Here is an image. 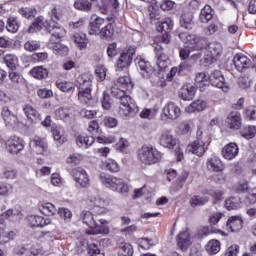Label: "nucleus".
<instances>
[{"label": "nucleus", "mask_w": 256, "mask_h": 256, "mask_svg": "<svg viewBox=\"0 0 256 256\" xmlns=\"http://www.w3.org/2000/svg\"><path fill=\"white\" fill-rule=\"evenodd\" d=\"M177 245L181 251H187L189 245H191V237L189 236V231H183L178 234Z\"/></svg>", "instance_id": "obj_22"}, {"label": "nucleus", "mask_w": 256, "mask_h": 256, "mask_svg": "<svg viewBox=\"0 0 256 256\" xmlns=\"http://www.w3.org/2000/svg\"><path fill=\"white\" fill-rule=\"evenodd\" d=\"M206 169L210 173H223L225 171V164L218 157H211L207 159Z\"/></svg>", "instance_id": "obj_12"}, {"label": "nucleus", "mask_w": 256, "mask_h": 256, "mask_svg": "<svg viewBox=\"0 0 256 256\" xmlns=\"http://www.w3.org/2000/svg\"><path fill=\"white\" fill-rule=\"evenodd\" d=\"M74 7L75 9H78V11H85L86 13H89L93 8V4L88 0H78L74 3Z\"/></svg>", "instance_id": "obj_42"}, {"label": "nucleus", "mask_w": 256, "mask_h": 256, "mask_svg": "<svg viewBox=\"0 0 256 256\" xmlns=\"http://www.w3.org/2000/svg\"><path fill=\"white\" fill-rule=\"evenodd\" d=\"M93 143H95V138L93 136H78L76 138V145H78V147L89 149Z\"/></svg>", "instance_id": "obj_32"}, {"label": "nucleus", "mask_w": 256, "mask_h": 256, "mask_svg": "<svg viewBox=\"0 0 256 256\" xmlns=\"http://www.w3.org/2000/svg\"><path fill=\"white\" fill-rule=\"evenodd\" d=\"M172 30L173 21L169 18L157 26V31H159L160 33H171Z\"/></svg>", "instance_id": "obj_47"}, {"label": "nucleus", "mask_w": 256, "mask_h": 256, "mask_svg": "<svg viewBox=\"0 0 256 256\" xmlns=\"http://www.w3.org/2000/svg\"><path fill=\"white\" fill-rule=\"evenodd\" d=\"M161 157V152L147 146H143L138 152V158L145 165H155L161 161Z\"/></svg>", "instance_id": "obj_5"}, {"label": "nucleus", "mask_w": 256, "mask_h": 256, "mask_svg": "<svg viewBox=\"0 0 256 256\" xmlns=\"http://www.w3.org/2000/svg\"><path fill=\"white\" fill-rule=\"evenodd\" d=\"M197 88L193 85H186L178 92V97L183 99V101H191L195 97Z\"/></svg>", "instance_id": "obj_23"}, {"label": "nucleus", "mask_w": 256, "mask_h": 256, "mask_svg": "<svg viewBox=\"0 0 256 256\" xmlns=\"http://www.w3.org/2000/svg\"><path fill=\"white\" fill-rule=\"evenodd\" d=\"M87 251L88 255L91 256H105V253H103V251H101V249H99V246H97V244L95 243L88 244Z\"/></svg>", "instance_id": "obj_53"}, {"label": "nucleus", "mask_w": 256, "mask_h": 256, "mask_svg": "<svg viewBox=\"0 0 256 256\" xmlns=\"http://www.w3.org/2000/svg\"><path fill=\"white\" fill-rule=\"evenodd\" d=\"M226 123L230 129H241V113L231 112L226 119Z\"/></svg>", "instance_id": "obj_24"}, {"label": "nucleus", "mask_w": 256, "mask_h": 256, "mask_svg": "<svg viewBox=\"0 0 256 256\" xmlns=\"http://www.w3.org/2000/svg\"><path fill=\"white\" fill-rule=\"evenodd\" d=\"M180 26L188 30L193 29L195 26V22L193 21V13L184 12L180 17Z\"/></svg>", "instance_id": "obj_26"}, {"label": "nucleus", "mask_w": 256, "mask_h": 256, "mask_svg": "<svg viewBox=\"0 0 256 256\" xmlns=\"http://www.w3.org/2000/svg\"><path fill=\"white\" fill-rule=\"evenodd\" d=\"M72 175L80 187H89V177H87V172L83 168L72 170Z\"/></svg>", "instance_id": "obj_16"}, {"label": "nucleus", "mask_w": 256, "mask_h": 256, "mask_svg": "<svg viewBox=\"0 0 256 256\" xmlns=\"http://www.w3.org/2000/svg\"><path fill=\"white\" fill-rule=\"evenodd\" d=\"M19 13L21 16H23L25 19H34L35 18V13L37 11L33 8H20Z\"/></svg>", "instance_id": "obj_59"}, {"label": "nucleus", "mask_w": 256, "mask_h": 256, "mask_svg": "<svg viewBox=\"0 0 256 256\" xmlns=\"http://www.w3.org/2000/svg\"><path fill=\"white\" fill-rule=\"evenodd\" d=\"M57 214L59 215L60 219L64 220V223H71L73 212H71L69 208L61 207L57 210Z\"/></svg>", "instance_id": "obj_41"}, {"label": "nucleus", "mask_w": 256, "mask_h": 256, "mask_svg": "<svg viewBox=\"0 0 256 256\" xmlns=\"http://www.w3.org/2000/svg\"><path fill=\"white\" fill-rule=\"evenodd\" d=\"M206 251L209 255H217L221 251V242L219 240H210L206 245Z\"/></svg>", "instance_id": "obj_38"}, {"label": "nucleus", "mask_w": 256, "mask_h": 256, "mask_svg": "<svg viewBox=\"0 0 256 256\" xmlns=\"http://www.w3.org/2000/svg\"><path fill=\"white\" fill-rule=\"evenodd\" d=\"M209 82L213 87H217L218 89H222L224 93H227L229 91V87L227 86V83H225V77L223 74H221V71L215 70L210 74Z\"/></svg>", "instance_id": "obj_10"}, {"label": "nucleus", "mask_w": 256, "mask_h": 256, "mask_svg": "<svg viewBox=\"0 0 256 256\" xmlns=\"http://www.w3.org/2000/svg\"><path fill=\"white\" fill-rule=\"evenodd\" d=\"M105 167L111 173H119V170H120V167H119V164L117 163V161L112 160V159L106 161Z\"/></svg>", "instance_id": "obj_62"}, {"label": "nucleus", "mask_w": 256, "mask_h": 256, "mask_svg": "<svg viewBox=\"0 0 256 256\" xmlns=\"http://www.w3.org/2000/svg\"><path fill=\"white\" fill-rule=\"evenodd\" d=\"M111 191H116V193H127L129 191V186L121 178H114L112 185L110 186Z\"/></svg>", "instance_id": "obj_27"}, {"label": "nucleus", "mask_w": 256, "mask_h": 256, "mask_svg": "<svg viewBox=\"0 0 256 256\" xmlns=\"http://www.w3.org/2000/svg\"><path fill=\"white\" fill-rule=\"evenodd\" d=\"M127 90H124L123 88H120V86H116L115 84L111 87V95L115 99H119L120 97H123Z\"/></svg>", "instance_id": "obj_63"}, {"label": "nucleus", "mask_w": 256, "mask_h": 256, "mask_svg": "<svg viewBox=\"0 0 256 256\" xmlns=\"http://www.w3.org/2000/svg\"><path fill=\"white\" fill-rule=\"evenodd\" d=\"M216 59H219L221 57V53H223V47L220 43H210L207 47V52Z\"/></svg>", "instance_id": "obj_35"}, {"label": "nucleus", "mask_w": 256, "mask_h": 256, "mask_svg": "<svg viewBox=\"0 0 256 256\" xmlns=\"http://www.w3.org/2000/svg\"><path fill=\"white\" fill-rule=\"evenodd\" d=\"M209 78H210V75L209 73L207 72H199L196 74V78H195V81H196V87H205L207 85H209Z\"/></svg>", "instance_id": "obj_36"}, {"label": "nucleus", "mask_w": 256, "mask_h": 256, "mask_svg": "<svg viewBox=\"0 0 256 256\" xmlns=\"http://www.w3.org/2000/svg\"><path fill=\"white\" fill-rule=\"evenodd\" d=\"M90 201L94 205V213H96L97 215H105V213H107V206L109 205V202H107V200L101 198L100 196H96Z\"/></svg>", "instance_id": "obj_14"}, {"label": "nucleus", "mask_w": 256, "mask_h": 256, "mask_svg": "<svg viewBox=\"0 0 256 256\" xmlns=\"http://www.w3.org/2000/svg\"><path fill=\"white\" fill-rule=\"evenodd\" d=\"M137 243L141 249L145 250H149L150 247H155V240H153V238H138Z\"/></svg>", "instance_id": "obj_50"}, {"label": "nucleus", "mask_w": 256, "mask_h": 256, "mask_svg": "<svg viewBox=\"0 0 256 256\" xmlns=\"http://www.w3.org/2000/svg\"><path fill=\"white\" fill-rule=\"evenodd\" d=\"M91 229L90 235H109V226H103L96 222L95 227Z\"/></svg>", "instance_id": "obj_49"}, {"label": "nucleus", "mask_w": 256, "mask_h": 256, "mask_svg": "<svg viewBox=\"0 0 256 256\" xmlns=\"http://www.w3.org/2000/svg\"><path fill=\"white\" fill-rule=\"evenodd\" d=\"M9 78L12 83V85H9V89H17V87H19V79H21L19 74L11 70L9 72Z\"/></svg>", "instance_id": "obj_58"}, {"label": "nucleus", "mask_w": 256, "mask_h": 256, "mask_svg": "<svg viewBox=\"0 0 256 256\" xmlns=\"http://www.w3.org/2000/svg\"><path fill=\"white\" fill-rule=\"evenodd\" d=\"M6 29L10 33H17V31H19V24L17 23V19L16 18H8Z\"/></svg>", "instance_id": "obj_57"}, {"label": "nucleus", "mask_w": 256, "mask_h": 256, "mask_svg": "<svg viewBox=\"0 0 256 256\" xmlns=\"http://www.w3.org/2000/svg\"><path fill=\"white\" fill-rule=\"evenodd\" d=\"M72 40L76 43L78 49L80 50L87 49V43H89V41L87 40V34L85 33L74 34L72 37Z\"/></svg>", "instance_id": "obj_31"}, {"label": "nucleus", "mask_w": 256, "mask_h": 256, "mask_svg": "<svg viewBox=\"0 0 256 256\" xmlns=\"http://www.w3.org/2000/svg\"><path fill=\"white\" fill-rule=\"evenodd\" d=\"M91 91H93V81H91V78L87 76L78 78V99L84 105H89V101L93 99Z\"/></svg>", "instance_id": "obj_2"}, {"label": "nucleus", "mask_w": 256, "mask_h": 256, "mask_svg": "<svg viewBox=\"0 0 256 256\" xmlns=\"http://www.w3.org/2000/svg\"><path fill=\"white\" fill-rule=\"evenodd\" d=\"M30 74L32 77H35V79H47L49 71H47L43 66H37L30 71Z\"/></svg>", "instance_id": "obj_37"}, {"label": "nucleus", "mask_w": 256, "mask_h": 256, "mask_svg": "<svg viewBox=\"0 0 256 256\" xmlns=\"http://www.w3.org/2000/svg\"><path fill=\"white\" fill-rule=\"evenodd\" d=\"M225 207L228 211L239 209L241 207V198L230 197L225 202Z\"/></svg>", "instance_id": "obj_44"}, {"label": "nucleus", "mask_w": 256, "mask_h": 256, "mask_svg": "<svg viewBox=\"0 0 256 256\" xmlns=\"http://www.w3.org/2000/svg\"><path fill=\"white\" fill-rule=\"evenodd\" d=\"M134 63L144 79H150L151 75L155 72L151 63L141 56H137Z\"/></svg>", "instance_id": "obj_6"}, {"label": "nucleus", "mask_w": 256, "mask_h": 256, "mask_svg": "<svg viewBox=\"0 0 256 256\" xmlns=\"http://www.w3.org/2000/svg\"><path fill=\"white\" fill-rule=\"evenodd\" d=\"M70 115H71L70 110L67 107H60L55 110L56 119H61L62 121H68Z\"/></svg>", "instance_id": "obj_46"}, {"label": "nucleus", "mask_w": 256, "mask_h": 256, "mask_svg": "<svg viewBox=\"0 0 256 256\" xmlns=\"http://www.w3.org/2000/svg\"><path fill=\"white\" fill-rule=\"evenodd\" d=\"M159 144L162 145V147H166L167 149H173L175 145H177V139L173 138L171 132L164 131L160 135Z\"/></svg>", "instance_id": "obj_19"}, {"label": "nucleus", "mask_w": 256, "mask_h": 256, "mask_svg": "<svg viewBox=\"0 0 256 256\" xmlns=\"http://www.w3.org/2000/svg\"><path fill=\"white\" fill-rule=\"evenodd\" d=\"M82 221L87 225L90 229L92 227H95V223H97V220H95V216H93V213L89 211H84L81 214Z\"/></svg>", "instance_id": "obj_40"}, {"label": "nucleus", "mask_w": 256, "mask_h": 256, "mask_svg": "<svg viewBox=\"0 0 256 256\" xmlns=\"http://www.w3.org/2000/svg\"><path fill=\"white\" fill-rule=\"evenodd\" d=\"M179 38L186 45H197L199 43V38L195 34H189L187 32H181Z\"/></svg>", "instance_id": "obj_34"}, {"label": "nucleus", "mask_w": 256, "mask_h": 256, "mask_svg": "<svg viewBox=\"0 0 256 256\" xmlns=\"http://www.w3.org/2000/svg\"><path fill=\"white\" fill-rule=\"evenodd\" d=\"M30 148L34 153H37V155H43L45 151H47V142H45V139L34 137L33 140L30 141Z\"/></svg>", "instance_id": "obj_18"}, {"label": "nucleus", "mask_w": 256, "mask_h": 256, "mask_svg": "<svg viewBox=\"0 0 256 256\" xmlns=\"http://www.w3.org/2000/svg\"><path fill=\"white\" fill-rule=\"evenodd\" d=\"M240 135L244 137V139H253L256 136V127L245 126L240 130Z\"/></svg>", "instance_id": "obj_43"}, {"label": "nucleus", "mask_w": 256, "mask_h": 256, "mask_svg": "<svg viewBox=\"0 0 256 256\" xmlns=\"http://www.w3.org/2000/svg\"><path fill=\"white\" fill-rule=\"evenodd\" d=\"M31 227H45L51 225L50 218H43V216L32 215L28 218Z\"/></svg>", "instance_id": "obj_25"}, {"label": "nucleus", "mask_w": 256, "mask_h": 256, "mask_svg": "<svg viewBox=\"0 0 256 256\" xmlns=\"http://www.w3.org/2000/svg\"><path fill=\"white\" fill-rule=\"evenodd\" d=\"M154 51L156 53V64L157 67L160 71H165L167 69V65L169 63V57L167 54L163 52V46L161 44L157 43L156 46L154 47Z\"/></svg>", "instance_id": "obj_11"}, {"label": "nucleus", "mask_w": 256, "mask_h": 256, "mask_svg": "<svg viewBox=\"0 0 256 256\" xmlns=\"http://www.w3.org/2000/svg\"><path fill=\"white\" fill-rule=\"evenodd\" d=\"M135 55V49L130 48L124 52H122L116 62V69H126L129 67L131 63H133V56Z\"/></svg>", "instance_id": "obj_9"}, {"label": "nucleus", "mask_w": 256, "mask_h": 256, "mask_svg": "<svg viewBox=\"0 0 256 256\" xmlns=\"http://www.w3.org/2000/svg\"><path fill=\"white\" fill-rule=\"evenodd\" d=\"M233 63L237 71L243 73L245 69H249L251 67V59L247 58V56L243 54H236L233 58Z\"/></svg>", "instance_id": "obj_13"}, {"label": "nucleus", "mask_w": 256, "mask_h": 256, "mask_svg": "<svg viewBox=\"0 0 256 256\" xmlns=\"http://www.w3.org/2000/svg\"><path fill=\"white\" fill-rule=\"evenodd\" d=\"M234 191L235 193H238L240 195L243 193H247V191H249V182L245 180L240 181V183L234 187Z\"/></svg>", "instance_id": "obj_60"}, {"label": "nucleus", "mask_w": 256, "mask_h": 256, "mask_svg": "<svg viewBox=\"0 0 256 256\" xmlns=\"http://www.w3.org/2000/svg\"><path fill=\"white\" fill-rule=\"evenodd\" d=\"M237 155H239V146L236 143L231 142L222 149V156L228 161L235 159Z\"/></svg>", "instance_id": "obj_17"}, {"label": "nucleus", "mask_w": 256, "mask_h": 256, "mask_svg": "<svg viewBox=\"0 0 256 256\" xmlns=\"http://www.w3.org/2000/svg\"><path fill=\"white\" fill-rule=\"evenodd\" d=\"M41 48V44L38 42V41H35V40H30V41H27L25 44H24V49H26V51H37V49H40Z\"/></svg>", "instance_id": "obj_64"}, {"label": "nucleus", "mask_w": 256, "mask_h": 256, "mask_svg": "<svg viewBox=\"0 0 256 256\" xmlns=\"http://www.w3.org/2000/svg\"><path fill=\"white\" fill-rule=\"evenodd\" d=\"M40 211L43 213V215H47L49 217L51 215H55L57 208H55V205L51 203H46L41 206Z\"/></svg>", "instance_id": "obj_55"}, {"label": "nucleus", "mask_w": 256, "mask_h": 256, "mask_svg": "<svg viewBox=\"0 0 256 256\" xmlns=\"http://www.w3.org/2000/svg\"><path fill=\"white\" fill-rule=\"evenodd\" d=\"M52 49L55 55L65 56L69 53V48L61 43L53 44Z\"/></svg>", "instance_id": "obj_52"}, {"label": "nucleus", "mask_w": 256, "mask_h": 256, "mask_svg": "<svg viewBox=\"0 0 256 256\" xmlns=\"http://www.w3.org/2000/svg\"><path fill=\"white\" fill-rule=\"evenodd\" d=\"M116 177L111 176V174H107L105 172H102L99 174V180L101 181L102 185L107 187L108 189L111 188V185H113V181Z\"/></svg>", "instance_id": "obj_48"}, {"label": "nucleus", "mask_w": 256, "mask_h": 256, "mask_svg": "<svg viewBox=\"0 0 256 256\" xmlns=\"http://www.w3.org/2000/svg\"><path fill=\"white\" fill-rule=\"evenodd\" d=\"M6 145L7 151L12 154L19 153V151H23L25 148V145H23V140L17 136L10 138Z\"/></svg>", "instance_id": "obj_15"}, {"label": "nucleus", "mask_w": 256, "mask_h": 256, "mask_svg": "<svg viewBox=\"0 0 256 256\" xmlns=\"http://www.w3.org/2000/svg\"><path fill=\"white\" fill-rule=\"evenodd\" d=\"M207 107V102L203 100H196L192 102L188 107H186L187 113H195V112H201L205 111V108Z\"/></svg>", "instance_id": "obj_30"}, {"label": "nucleus", "mask_w": 256, "mask_h": 256, "mask_svg": "<svg viewBox=\"0 0 256 256\" xmlns=\"http://www.w3.org/2000/svg\"><path fill=\"white\" fill-rule=\"evenodd\" d=\"M89 35H99L100 39H111L115 35V28L113 24L108 23L105 25V19L101 17H96L89 23Z\"/></svg>", "instance_id": "obj_1"}, {"label": "nucleus", "mask_w": 256, "mask_h": 256, "mask_svg": "<svg viewBox=\"0 0 256 256\" xmlns=\"http://www.w3.org/2000/svg\"><path fill=\"white\" fill-rule=\"evenodd\" d=\"M215 15V11L211 6L205 5L204 8L200 11L199 19L201 23H209L213 16Z\"/></svg>", "instance_id": "obj_28"}, {"label": "nucleus", "mask_w": 256, "mask_h": 256, "mask_svg": "<svg viewBox=\"0 0 256 256\" xmlns=\"http://www.w3.org/2000/svg\"><path fill=\"white\" fill-rule=\"evenodd\" d=\"M51 20L46 22L45 29L52 35L55 39H61L65 37V28L61 27L56 21H59V16L57 15V8H53L51 11Z\"/></svg>", "instance_id": "obj_4"}, {"label": "nucleus", "mask_w": 256, "mask_h": 256, "mask_svg": "<svg viewBox=\"0 0 256 256\" xmlns=\"http://www.w3.org/2000/svg\"><path fill=\"white\" fill-rule=\"evenodd\" d=\"M226 229L232 233H237L243 229V219L240 216H232L226 223Z\"/></svg>", "instance_id": "obj_21"}, {"label": "nucleus", "mask_w": 256, "mask_h": 256, "mask_svg": "<svg viewBox=\"0 0 256 256\" xmlns=\"http://www.w3.org/2000/svg\"><path fill=\"white\" fill-rule=\"evenodd\" d=\"M205 203H209V197L196 195L191 198L190 205L192 207H201V205H205Z\"/></svg>", "instance_id": "obj_51"}, {"label": "nucleus", "mask_w": 256, "mask_h": 256, "mask_svg": "<svg viewBox=\"0 0 256 256\" xmlns=\"http://www.w3.org/2000/svg\"><path fill=\"white\" fill-rule=\"evenodd\" d=\"M201 135H203V132L197 131L196 140L187 146V150L193 153V155H197V157H203L206 151L205 142L201 139Z\"/></svg>", "instance_id": "obj_8"}, {"label": "nucleus", "mask_w": 256, "mask_h": 256, "mask_svg": "<svg viewBox=\"0 0 256 256\" xmlns=\"http://www.w3.org/2000/svg\"><path fill=\"white\" fill-rule=\"evenodd\" d=\"M118 99L120 101V108L118 111L120 117L127 119V117H133V115L139 112V108L133 102L131 96L124 94L122 97Z\"/></svg>", "instance_id": "obj_3"}, {"label": "nucleus", "mask_w": 256, "mask_h": 256, "mask_svg": "<svg viewBox=\"0 0 256 256\" xmlns=\"http://www.w3.org/2000/svg\"><path fill=\"white\" fill-rule=\"evenodd\" d=\"M100 102L103 109H105L106 111H109V109H111V96L109 95V92H103L102 97L100 98Z\"/></svg>", "instance_id": "obj_54"}, {"label": "nucleus", "mask_w": 256, "mask_h": 256, "mask_svg": "<svg viewBox=\"0 0 256 256\" xmlns=\"http://www.w3.org/2000/svg\"><path fill=\"white\" fill-rule=\"evenodd\" d=\"M43 25H45L43 22V16H40L33 22V24L28 29V32L34 33V31H41L43 29Z\"/></svg>", "instance_id": "obj_56"}, {"label": "nucleus", "mask_w": 256, "mask_h": 256, "mask_svg": "<svg viewBox=\"0 0 256 256\" xmlns=\"http://www.w3.org/2000/svg\"><path fill=\"white\" fill-rule=\"evenodd\" d=\"M163 114L161 115L162 121L169 119L170 121H176L181 117V108L173 102H169L163 108Z\"/></svg>", "instance_id": "obj_7"}, {"label": "nucleus", "mask_w": 256, "mask_h": 256, "mask_svg": "<svg viewBox=\"0 0 256 256\" xmlns=\"http://www.w3.org/2000/svg\"><path fill=\"white\" fill-rule=\"evenodd\" d=\"M118 256H133V246L129 243H125L119 250Z\"/></svg>", "instance_id": "obj_61"}, {"label": "nucleus", "mask_w": 256, "mask_h": 256, "mask_svg": "<svg viewBox=\"0 0 256 256\" xmlns=\"http://www.w3.org/2000/svg\"><path fill=\"white\" fill-rule=\"evenodd\" d=\"M23 111L28 119L31 121H35V119H40L41 115H39V112L33 108V106L27 104L23 107Z\"/></svg>", "instance_id": "obj_39"}, {"label": "nucleus", "mask_w": 256, "mask_h": 256, "mask_svg": "<svg viewBox=\"0 0 256 256\" xmlns=\"http://www.w3.org/2000/svg\"><path fill=\"white\" fill-rule=\"evenodd\" d=\"M4 63L10 69V71H15V69H17L18 64L17 56L13 54L6 55L4 57Z\"/></svg>", "instance_id": "obj_45"}, {"label": "nucleus", "mask_w": 256, "mask_h": 256, "mask_svg": "<svg viewBox=\"0 0 256 256\" xmlns=\"http://www.w3.org/2000/svg\"><path fill=\"white\" fill-rule=\"evenodd\" d=\"M187 177H189V172L185 170L182 171L181 175L173 182L172 186L170 187V193H179V191L183 189L187 181Z\"/></svg>", "instance_id": "obj_20"}, {"label": "nucleus", "mask_w": 256, "mask_h": 256, "mask_svg": "<svg viewBox=\"0 0 256 256\" xmlns=\"http://www.w3.org/2000/svg\"><path fill=\"white\" fill-rule=\"evenodd\" d=\"M114 85H116V87L124 89L125 91H131V89H133V82L131 81V77L129 76H123L118 78L116 82H114Z\"/></svg>", "instance_id": "obj_29"}, {"label": "nucleus", "mask_w": 256, "mask_h": 256, "mask_svg": "<svg viewBox=\"0 0 256 256\" xmlns=\"http://www.w3.org/2000/svg\"><path fill=\"white\" fill-rule=\"evenodd\" d=\"M2 117L6 125H11L12 123H17V116L9 110V107L4 106L2 108Z\"/></svg>", "instance_id": "obj_33"}]
</instances>
